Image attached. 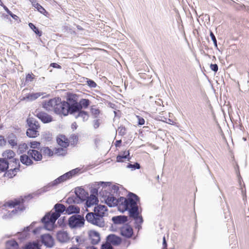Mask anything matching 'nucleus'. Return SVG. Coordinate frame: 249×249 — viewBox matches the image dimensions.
<instances>
[{
    "label": "nucleus",
    "mask_w": 249,
    "mask_h": 249,
    "mask_svg": "<svg viewBox=\"0 0 249 249\" xmlns=\"http://www.w3.org/2000/svg\"><path fill=\"white\" fill-rule=\"evenodd\" d=\"M78 95L71 92H68L67 93L66 99L69 104H73L78 103Z\"/></svg>",
    "instance_id": "15"
},
{
    "label": "nucleus",
    "mask_w": 249,
    "mask_h": 249,
    "mask_svg": "<svg viewBox=\"0 0 249 249\" xmlns=\"http://www.w3.org/2000/svg\"><path fill=\"white\" fill-rule=\"evenodd\" d=\"M57 238L58 240L62 242H66L69 239L68 234L64 231L58 232L57 234Z\"/></svg>",
    "instance_id": "27"
},
{
    "label": "nucleus",
    "mask_w": 249,
    "mask_h": 249,
    "mask_svg": "<svg viewBox=\"0 0 249 249\" xmlns=\"http://www.w3.org/2000/svg\"><path fill=\"white\" fill-rule=\"evenodd\" d=\"M25 200L18 197L5 202L0 207V215L3 219H9L25 209Z\"/></svg>",
    "instance_id": "2"
},
{
    "label": "nucleus",
    "mask_w": 249,
    "mask_h": 249,
    "mask_svg": "<svg viewBox=\"0 0 249 249\" xmlns=\"http://www.w3.org/2000/svg\"><path fill=\"white\" fill-rule=\"evenodd\" d=\"M29 26L37 35L39 36H41L42 32L33 23H29Z\"/></svg>",
    "instance_id": "33"
},
{
    "label": "nucleus",
    "mask_w": 249,
    "mask_h": 249,
    "mask_svg": "<svg viewBox=\"0 0 249 249\" xmlns=\"http://www.w3.org/2000/svg\"><path fill=\"white\" fill-rule=\"evenodd\" d=\"M6 12L10 15L12 13V12L8 9Z\"/></svg>",
    "instance_id": "59"
},
{
    "label": "nucleus",
    "mask_w": 249,
    "mask_h": 249,
    "mask_svg": "<svg viewBox=\"0 0 249 249\" xmlns=\"http://www.w3.org/2000/svg\"><path fill=\"white\" fill-rule=\"evenodd\" d=\"M171 122H172V123L169 122V123L170 124H174V121H171Z\"/></svg>",
    "instance_id": "63"
},
{
    "label": "nucleus",
    "mask_w": 249,
    "mask_h": 249,
    "mask_svg": "<svg viewBox=\"0 0 249 249\" xmlns=\"http://www.w3.org/2000/svg\"><path fill=\"white\" fill-rule=\"evenodd\" d=\"M35 112L36 116L43 123H49L53 121L52 116L44 111L36 110Z\"/></svg>",
    "instance_id": "8"
},
{
    "label": "nucleus",
    "mask_w": 249,
    "mask_h": 249,
    "mask_svg": "<svg viewBox=\"0 0 249 249\" xmlns=\"http://www.w3.org/2000/svg\"><path fill=\"white\" fill-rule=\"evenodd\" d=\"M31 2L33 6L36 8L39 12L45 16L49 15V13L36 0H33Z\"/></svg>",
    "instance_id": "14"
},
{
    "label": "nucleus",
    "mask_w": 249,
    "mask_h": 249,
    "mask_svg": "<svg viewBox=\"0 0 249 249\" xmlns=\"http://www.w3.org/2000/svg\"><path fill=\"white\" fill-rule=\"evenodd\" d=\"M66 212L69 214L73 213H78L80 212V208L75 205H70L66 209Z\"/></svg>",
    "instance_id": "23"
},
{
    "label": "nucleus",
    "mask_w": 249,
    "mask_h": 249,
    "mask_svg": "<svg viewBox=\"0 0 249 249\" xmlns=\"http://www.w3.org/2000/svg\"><path fill=\"white\" fill-rule=\"evenodd\" d=\"M42 107L46 110H53L55 113L67 116L68 115V103L62 101L60 98H54L42 102Z\"/></svg>",
    "instance_id": "3"
},
{
    "label": "nucleus",
    "mask_w": 249,
    "mask_h": 249,
    "mask_svg": "<svg viewBox=\"0 0 249 249\" xmlns=\"http://www.w3.org/2000/svg\"><path fill=\"white\" fill-rule=\"evenodd\" d=\"M90 110L91 114L95 118L98 117L101 112L100 110L98 108L96 107L95 106H91Z\"/></svg>",
    "instance_id": "31"
},
{
    "label": "nucleus",
    "mask_w": 249,
    "mask_h": 249,
    "mask_svg": "<svg viewBox=\"0 0 249 249\" xmlns=\"http://www.w3.org/2000/svg\"><path fill=\"white\" fill-rule=\"evenodd\" d=\"M1 6H2L4 8V9L6 11L7 10V9H8L5 5H4L3 4V5H1Z\"/></svg>",
    "instance_id": "58"
},
{
    "label": "nucleus",
    "mask_w": 249,
    "mask_h": 249,
    "mask_svg": "<svg viewBox=\"0 0 249 249\" xmlns=\"http://www.w3.org/2000/svg\"><path fill=\"white\" fill-rule=\"evenodd\" d=\"M67 178V177H65V175L64 174L62 176L58 178L57 179H56L54 181V184H59V183H60L64 181H66V180L68 179Z\"/></svg>",
    "instance_id": "39"
},
{
    "label": "nucleus",
    "mask_w": 249,
    "mask_h": 249,
    "mask_svg": "<svg viewBox=\"0 0 249 249\" xmlns=\"http://www.w3.org/2000/svg\"><path fill=\"white\" fill-rule=\"evenodd\" d=\"M78 116L83 117V118L86 117L88 118V114L87 112L81 110L78 111Z\"/></svg>",
    "instance_id": "42"
},
{
    "label": "nucleus",
    "mask_w": 249,
    "mask_h": 249,
    "mask_svg": "<svg viewBox=\"0 0 249 249\" xmlns=\"http://www.w3.org/2000/svg\"><path fill=\"white\" fill-rule=\"evenodd\" d=\"M29 145L32 149H39L40 147V142L37 141H32L29 143Z\"/></svg>",
    "instance_id": "34"
},
{
    "label": "nucleus",
    "mask_w": 249,
    "mask_h": 249,
    "mask_svg": "<svg viewBox=\"0 0 249 249\" xmlns=\"http://www.w3.org/2000/svg\"><path fill=\"white\" fill-rule=\"evenodd\" d=\"M139 200V198L136 195L130 193L126 198L121 196L118 199L113 195L109 194L107 196L105 201L109 207L117 206L119 211L121 212L128 211L130 217L142 222V217L139 216L137 205Z\"/></svg>",
    "instance_id": "1"
},
{
    "label": "nucleus",
    "mask_w": 249,
    "mask_h": 249,
    "mask_svg": "<svg viewBox=\"0 0 249 249\" xmlns=\"http://www.w3.org/2000/svg\"><path fill=\"white\" fill-rule=\"evenodd\" d=\"M121 235L126 238L131 237L133 233V231L132 227L127 224L124 225L120 229Z\"/></svg>",
    "instance_id": "9"
},
{
    "label": "nucleus",
    "mask_w": 249,
    "mask_h": 249,
    "mask_svg": "<svg viewBox=\"0 0 249 249\" xmlns=\"http://www.w3.org/2000/svg\"><path fill=\"white\" fill-rule=\"evenodd\" d=\"M64 175H65V177H67V178L68 179H70V178H72V177H71V175H70V172H67V173H66L64 174Z\"/></svg>",
    "instance_id": "54"
},
{
    "label": "nucleus",
    "mask_w": 249,
    "mask_h": 249,
    "mask_svg": "<svg viewBox=\"0 0 249 249\" xmlns=\"http://www.w3.org/2000/svg\"><path fill=\"white\" fill-rule=\"evenodd\" d=\"M8 142L12 147L17 145V139L15 136L9 137Z\"/></svg>",
    "instance_id": "35"
},
{
    "label": "nucleus",
    "mask_w": 249,
    "mask_h": 249,
    "mask_svg": "<svg viewBox=\"0 0 249 249\" xmlns=\"http://www.w3.org/2000/svg\"><path fill=\"white\" fill-rule=\"evenodd\" d=\"M169 122H171V120L170 119H169Z\"/></svg>",
    "instance_id": "64"
},
{
    "label": "nucleus",
    "mask_w": 249,
    "mask_h": 249,
    "mask_svg": "<svg viewBox=\"0 0 249 249\" xmlns=\"http://www.w3.org/2000/svg\"><path fill=\"white\" fill-rule=\"evenodd\" d=\"M136 118L138 119V125H143L145 123L144 119L141 117L140 116L136 115Z\"/></svg>",
    "instance_id": "43"
},
{
    "label": "nucleus",
    "mask_w": 249,
    "mask_h": 249,
    "mask_svg": "<svg viewBox=\"0 0 249 249\" xmlns=\"http://www.w3.org/2000/svg\"><path fill=\"white\" fill-rule=\"evenodd\" d=\"M89 238L93 245L97 244L100 241L99 233L95 231H90L89 232Z\"/></svg>",
    "instance_id": "10"
},
{
    "label": "nucleus",
    "mask_w": 249,
    "mask_h": 249,
    "mask_svg": "<svg viewBox=\"0 0 249 249\" xmlns=\"http://www.w3.org/2000/svg\"><path fill=\"white\" fill-rule=\"evenodd\" d=\"M50 66L51 67H52L54 68H56V69H61V66L59 65H58V64L57 63H52L50 64Z\"/></svg>",
    "instance_id": "51"
},
{
    "label": "nucleus",
    "mask_w": 249,
    "mask_h": 249,
    "mask_svg": "<svg viewBox=\"0 0 249 249\" xmlns=\"http://www.w3.org/2000/svg\"><path fill=\"white\" fill-rule=\"evenodd\" d=\"M19 171L18 170L14 169L13 168H10L5 173V176L8 178H12L17 175Z\"/></svg>",
    "instance_id": "29"
},
{
    "label": "nucleus",
    "mask_w": 249,
    "mask_h": 249,
    "mask_svg": "<svg viewBox=\"0 0 249 249\" xmlns=\"http://www.w3.org/2000/svg\"><path fill=\"white\" fill-rule=\"evenodd\" d=\"M42 95V93L40 92L36 93H29L26 97V99H28L29 101H33Z\"/></svg>",
    "instance_id": "28"
},
{
    "label": "nucleus",
    "mask_w": 249,
    "mask_h": 249,
    "mask_svg": "<svg viewBox=\"0 0 249 249\" xmlns=\"http://www.w3.org/2000/svg\"><path fill=\"white\" fill-rule=\"evenodd\" d=\"M42 243L48 247H52L54 244L53 237L49 234H44L42 236Z\"/></svg>",
    "instance_id": "12"
},
{
    "label": "nucleus",
    "mask_w": 249,
    "mask_h": 249,
    "mask_svg": "<svg viewBox=\"0 0 249 249\" xmlns=\"http://www.w3.org/2000/svg\"><path fill=\"white\" fill-rule=\"evenodd\" d=\"M26 135L30 138H36L37 137L39 134L37 129L29 128L27 129Z\"/></svg>",
    "instance_id": "21"
},
{
    "label": "nucleus",
    "mask_w": 249,
    "mask_h": 249,
    "mask_svg": "<svg viewBox=\"0 0 249 249\" xmlns=\"http://www.w3.org/2000/svg\"><path fill=\"white\" fill-rule=\"evenodd\" d=\"M118 134L122 136L126 134V128L124 126H120L118 128Z\"/></svg>",
    "instance_id": "38"
},
{
    "label": "nucleus",
    "mask_w": 249,
    "mask_h": 249,
    "mask_svg": "<svg viewBox=\"0 0 249 249\" xmlns=\"http://www.w3.org/2000/svg\"><path fill=\"white\" fill-rule=\"evenodd\" d=\"M9 168L8 162L4 159H0V172H4Z\"/></svg>",
    "instance_id": "25"
},
{
    "label": "nucleus",
    "mask_w": 249,
    "mask_h": 249,
    "mask_svg": "<svg viewBox=\"0 0 249 249\" xmlns=\"http://www.w3.org/2000/svg\"><path fill=\"white\" fill-rule=\"evenodd\" d=\"M6 249H18V243L13 240L8 241L6 244Z\"/></svg>",
    "instance_id": "26"
},
{
    "label": "nucleus",
    "mask_w": 249,
    "mask_h": 249,
    "mask_svg": "<svg viewBox=\"0 0 249 249\" xmlns=\"http://www.w3.org/2000/svg\"><path fill=\"white\" fill-rule=\"evenodd\" d=\"M28 154L36 161H40L42 159V155L41 151L36 149H30L28 151Z\"/></svg>",
    "instance_id": "11"
},
{
    "label": "nucleus",
    "mask_w": 249,
    "mask_h": 249,
    "mask_svg": "<svg viewBox=\"0 0 249 249\" xmlns=\"http://www.w3.org/2000/svg\"><path fill=\"white\" fill-rule=\"evenodd\" d=\"M112 220L115 224H121L126 222L127 221V217L124 215H120L113 217Z\"/></svg>",
    "instance_id": "22"
},
{
    "label": "nucleus",
    "mask_w": 249,
    "mask_h": 249,
    "mask_svg": "<svg viewBox=\"0 0 249 249\" xmlns=\"http://www.w3.org/2000/svg\"><path fill=\"white\" fill-rule=\"evenodd\" d=\"M3 3H2V2L1 1V0H0V5H3Z\"/></svg>",
    "instance_id": "62"
},
{
    "label": "nucleus",
    "mask_w": 249,
    "mask_h": 249,
    "mask_svg": "<svg viewBox=\"0 0 249 249\" xmlns=\"http://www.w3.org/2000/svg\"><path fill=\"white\" fill-rule=\"evenodd\" d=\"M124 155L121 156L118 155L116 158V161L118 162H122L124 161V160L127 158V156L129 155V152L128 151H124Z\"/></svg>",
    "instance_id": "32"
},
{
    "label": "nucleus",
    "mask_w": 249,
    "mask_h": 249,
    "mask_svg": "<svg viewBox=\"0 0 249 249\" xmlns=\"http://www.w3.org/2000/svg\"><path fill=\"white\" fill-rule=\"evenodd\" d=\"M167 243H166V240H165V237H163V248H166L167 247Z\"/></svg>",
    "instance_id": "55"
},
{
    "label": "nucleus",
    "mask_w": 249,
    "mask_h": 249,
    "mask_svg": "<svg viewBox=\"0 0 249 249\" xmlns=\"http://www.w3.org/2000/svg\"><path fill=\"white\" fill-rule=\"evenodd\" d=\"M55 212L46 214L42 219L45 227L48 230H51L56 220L60 216V213L66 210V207L62 204H56L54 206Z\"/></svg>",
    "instance_id": "5"
},
{
    "label": "nucleus",
    "mask_w": 249,
    "mask_h": 249,
    "mask_svg": "<svg viewBox=\"0 0 249 249\" xmlns=\"http://www.w3.org/2000/svg\"><path fill=\"white\" fill-rule=\"evenodd\" d=\"M98 201L97 197L93 195H91L86 201V204L88 207H90L95 204Z\"/></svg>",
    "instance_id": "20"
},
{
    "label": "nucleus",
    "mask_w": 249,
    "mask_h": 249,
    "mask_svg": "<svg viewBox=\"0 0 249 249\" xmlns=\"http://www.w3.org/2000/svg\"><path fill=\"white\" fill-rule=\"evenodd\" d=\"M18 149L20 153H23L28 149V145L25 143H22L19 144Z\"/></svg>",
    "instance_id": "36"
},
{
    "label": "nucleus",
    "mask_w": 249,
    "mask_h": 249,
    "mask_svg": "<svg viewBox=\"0 0 249 249\" xmlns=\"http://www.w3.org/2000/svg\"><path fill=\"white\" fill-rule=\"evenodd\" d=\"M128 167L139 169L140 168V165L139 163H136L134 164H129V165H128Z\"/></svg>",
    "instance_id": "52"
},
{
    "label": "nucleus",
    "mask_w": 249,
    "mask_h": 249,
    "mask_svg": "<svg viewBox=\"0 0 249 249\" xmlns=\"http://www.w3.org/2000/svg\"><path fill=\"white\" fill-rule=\"evenodd\" d=\"M87 82L88 85L90 87L95 88L96 86V84L95 82L91 80H88Z\"/></svg>",
    "instance_id": "48"
},
{
    "label": "nucleus",
    "mask_w": 249,
    "mask_h": 249,
    "mask_svg": "<svg viewBox=\"0 0 249 249\" xmlns=\"http://www.w3.org/2000/svg\"><path fill=\"white\" fill-rule=\"evenodd\" d=\"M69 139L70 144H71V145L73 146H75L78 143V137L75 134L71 135Z\"/></svg>",
    "instance_id": "30"
},
{
    "label": "nucleus",
    "mask_w": 249,
    "mask_h": 249,
    "mask_svg": "<svg viewBox=\"0 0 249 249\" xmlns=\"http://www.w3.org/2000/svg\"><path fill=\"white\" fill-rule=\"evenodd\" d=\"M56 142L61 147L56 149V153H60L64 152L65 154L66 150H64V149L67 148L70 145L69 139L65 135L60 134L56 138Z\"/></svg>",
    "instance_id": "6"
},
{
    "label": "nucleus",
    "mask_w": 249,
    "mask_h": 249,
    "mask_svg": "<svg viewBox=\"0 0 249 249\" xmlns=\"http://www.w3.org/2000/svg\"><path fill=\"white\" fill-rule=\"evenodd\" d=\"M102 249H113L111 245L108 243H106L102 246Z\"/></svg>",
    "instance_id": "45"
},
{
    "label": "nucleus",
    "mask_w": 249,
    "mask_h": 249,
    "mask_svg": "<svg viewBox=\"0 0 249 249\" xmlns=\"http://www.w3.org/2000/svg\"><path fill=\"white\" fill-rule=\"evenodd\" d=\"M210 68L212 70L215 72H216L218 71V66L216 64H211L210 65Z\"/></svg>",
    "instance_id": "50"
},
{
    "label": "nucleus",
    "mask_w": 249,
    "mask_h": 249,
    "mask_svg": "<svg viewBox=\"0 0 249 249\" xmlns=\"http://www.w3.org/2000/svg\"><path fill=\"white\" fill-rule=\"evenodd\" d=\"M16 153L10 149L6 150L2 153L3 159L6 160H9V161L16 159Z\"/></svg>",
    "instance_id": "13"
},
{
    "label": "nucleus",
    "mask_w": 249,
    "mask_h": 249,
    "mask_svg": "<svg viewBox=\"0 0 249 249\" xmlns=\"http://www.w3.org/2000/svg\"><path fill=\"white\" fill-rule=\"evenodd\" d=\"M35 78V75L33 73H28L25 78L26 82H32Z\"/></svg>",
    "instance_id": "41"
},
{
    "label": "nucleus",
    "mask_w": 249,
    "mask_h": 249,
    "mask_svg": "<svg viewBox=\"0 0 249 249\" xmlns=\"http://www.w3.org/2000/svg\"><path fill=\"white\" fill-rule=\"evenodd\" d=\"M10 15L15 19H17L18 18V16L15 14H13L12 13Z\"/></svg>",
    "instance_id": "56"
},
{
    "label": "nucleus",
    "mask_w": 249,
    "mask_h": 249,
    "mask_svg": "<svg viewBox=\"0 0 249 249\" xmlns=\"http://www.w3.org/2000/svg\"><path fill=\"white\" fill-rule=\"evenodd\" d=\"M42 150L43 153L48 156H52L53 155V151L48 147H43L41 151Z\"/></svg>",
    "instance_id": "37"
},
{
    "label": "nucleus",
    "mask_w": 249,
    "mask_h": 249,
    "mask_svg": "<svg viewBox=\"0 0 249 249\" xmlns=\"http://www.w3.org/2000/svg\"><path fill=\"white\" fill-rule=\"evenodd\" d=\"M20 160L22 163L27 166L31 165L33 163V161L32 159H31L26 154L22 155L20 156Z\"/></svg>",
    "instance_id": "18"
},
{
    "label": "nucleus",
    "mask_w": 249,
    "mask_h": 249,
    "mask_svg": "<svg viewBox=\"0 0 249 249\" xmlns=\"http://www.w3.org/2000/svg\"><path fill=\"white\" fill-rule=\"evenodd\" d=\"M6 141L4 139V137L2 135H0V146H3L6 145Z\"/></svg>",
    "instance_id": "44"
},
{
    "label": "nucleus",
    "mask_w": 249,
    "mask_h": 249,
    "mask_svg": "<svg viewBox=\"0 0 249 249\" xmlns=\"http://www.w3.org/2000/svg\"><path fill=\"white\" fill-rule=\"evenodd\" d=\"M29 128L38 130L40 125L37 121L33 118H28L27 120Z\"/></svg>",
    "instance_id": "17"
},
{
    "label": "nucleus",
    "mask_w": 249,
    "mask_h": 249,
    "mask_svg": "<svg viewBox=\"0 0 249 249\" xmlns=\"http://www.w3.org/2000/svg\"><path fill=\"white\" fill-rule=\"evenodd\" d=\"M67 110L68 111V114H73L75 112H78L80 110L79 105L78 103H75L73 104H69L67 107Z\"/></svg>",
    "instance_id": "16"
},
{
    "label": "nucleus",
    "mask_w": 249,
    "mask_h": 249,
    "mask_svg": "<svg viewBox=\"0 0 249 249\" xmlns=\"http://www.w3.org/2000/svg\"><path fill=\"white\" fill-rule=\"evenodd\" d=\"M84 224V219L80 215H72L69 218V224L71 228L81 227Z\"/></svg>",
    "instance_id": "7"
},
{
    "label": "nucleus",
    "mask_w": 249,
    "mask_h": 249,
    "mask_svg": "<svg viewBox=\"0 0 249 249\" xmlns=\"http://www.w3.org/2000/svg\"><path fill=\"white\" fill-rule=\"evenodd\" d=\"M122 143V140H117L115 142V145L116 147H120L121 146V144Z\"/></svg>",
    "instance_id": "53"
},
{
    "label": "nucleus",
    "mask_w": 249,
    "mask_h": 249,
    "mask_svg": "<svg viewBox=\"0 0 249 249\" xmlns=\"http://www.w3.org/2000/svg\"><path fill=\"white\" fill-rule=\"evenodd\" d=\"M89 249H97L96 248H95L94 247H90L89 248Z\"/></svg>",
    "instance_id": "60"
},
{
    "label": "nucleus",
    "mask_w": 249,
    "mask_h": 249,
    "mask_svg": "<svg viewBox=\"0 0 249 249\" xmlns=\"http://www.w3.org/2000/svg\"><path fill=\"white\" fill-rule=\"evenodd\" d=\"M79 171V170L77 168L73 169L70 171H69L70 175H71V177L75 176L76 174H77L78 172Z\"/></svg>",
    "instance_id": "47"
},
{
    "label": "nucleus",
    "mask_w": 249,
    "mask_h": 249,
    "mask_svg": "<svg viewBox=\"0 0 249 249\" xmlns=\"http://www.w3.org/2000/svg\"><path fill=\"white\" fill-rule=\"evenodd\" d=\"M80 110L82 108H87L90 104L89 100L88 99H82L78 102Z\"/></svg>",
    "instance_id": "24"
},
{
    "label": "nucleus",
    "mask_w": 249,
    "mask_h": 249,
    "mask_svg": "<svg viewBox=\"0 0 249 249\" xmlns=\"http://www.w3.org/2000/svg\"><path fill=\"white\" fill-rule=\"evenodd\" d=\"M9 168H13L19 170L20 163L18 159H15L13 160L9 161Z\"/></svg>",
    "instance_id": "19"
},
{
    "label": "nucleus",
    "mask_w": 249,
    "mask_h": 249,
    "mask_svg": "<svg viewBox=\"0 0 249 249\" xmlns=\"http://www.w3.org/2000/svg\"><path fill=\"white\" fill-rule=\"evenodd\" d=\"M210 36H211V37L212 39V40L213 41V43L214 44V46L215 47H217V41H216V39L214 35V34L213 33V32H211L210 33Z\"/></svg>",
    "instance_id": "46"
},
{
    "label": "nucleus",
    "mask_w": 249,
    "mask_h": 249,
    "mask_svg": "<svg viewBox=\"0 0 249 249\" xmlns=\"http://www.w3.org/2000/svg\"><path fill=\"white\" fill-rule=\"evenodd\" d=\"M70 249H79L77 247H72Z\"/></svg>",
    "instance_id": "61"
},
{
    "label": "nucleus",
    "mask_w": 249,
    "mask_h": 249,
    "mask_svg": "<svg viewBox=\"0 0 249 249\" xmlns=\"http://www.w3.org/2000/svg\"><path fill=\"white\" fill-rule=\"evenodd\" d=\"M109 238H117V239H119L118 238H117L116 236H115L114 235H110L108 236Z\"/></svg>",
    "instance_id": "57"
},
{
    "label": "nucleus",
    "mask_w": 249,
    "mask_h": 249,
    "mask_svg": "<svg viewBox=\"0 0 249 249\" xmlns=\"http://www.w3.org/2000/svg\"><path fill=\"white\" fill-rule=\"evenodd\" d=\"M107 211V208L105 205H99L94 208V213H88L86 218L87 220L93 224L103 226L104 224L103 217Z\"/></svg>",
    "instance_id": "4"
},
{
    "label": "nucleus",
    "mask_w": 249,
    "mask_h": 249,
    "mask_svg": "<svg viewBox=\"0 0 249 249\" xmlns=\"http://www.w3.org/2000/svg\"><path fill=\"white\" fill-rule=\"evenodd\" d=\"M25 249H39L37 243H29L25 247Z\"/></svg>",
    "instance_id": "40"
},
{
    "label": "nucleus",
    "mask_w": 249,
    "mask_h": 249,
    "mask_svg": "<svg viewBox=\"0 0 249 249\" xmlns=\"http://www.w3.org/2000/svg\"><path fill=\"white\" fill-rule=\"evenodd\" d=\"M100 120L99 119H97L94 121L93 126L95 128H98L100 126Z\"/></svg>",
    "instance_id": "49"
}]
</instances>
